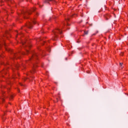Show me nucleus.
<instances>
[{"instance_id": "1", "label": "nucleus", "mask_w": 128, "mask_h": 128, "mask_svg": "<svg viewBox=\"0 0 128 128\" xmlns=\"http://www.w3.org/2000/svg\"><path fill=\"white\" fill-rule=\"evenodd\" d=\"M26 26L28 28H32V23L30 22H29Z\"/></svg>"}, {"instance_id": "8", "label": "nucleus", "mask_w": 128, "mask_h": 128, "mask_svg": "<svg viewBox=\"0 0 128 128\" xmlns=\"http://www.w3.org/2000/svg\"><path fill=\"white\" fill-rule=\"evenodd\" d=\"M122 64H123L122 62H120V66H122Z\"/></svg>"}, {"instance_id": "18", "label": "nucleus", "mask_w": 128, "mask_h": 128, "mask_svg": "<svg viewBox=\"0 0 128 128\" xmlns=\"http://www.w3.org/2000/svg\"><path fill=\"white\" fill-rule=\"evenodd\" d=\"M68 26H70V24H68Z\"/></svg>"}, {"instance_id": "20", "label": "nucleus", "mask_w": 128, "mask_h": 128, "mask_svg": "<svg viewBox=\"0 0 128 128\" xmlns=\"http://www.w3.org/2000/svg\"><path fill=\"white\" fill-rule=\"evenodd\" d=\"M24 16V18H26V16Z\"/></svg>"}, {"instance_id": "14", "label": "nucleus", "mask_w": 128, "mask_h": 128, "mask_svg": "<svg viewBox=\"0 0 128 128\" xmlns=\"http://www.w3.org/2000/svg\"><path fill=\"white\" fill-rule=\"evenodd\" d=\"M11 98H12V96H10Z\"/></svg>"}, {"instance_id": "15", "label": "nucleus", "mask_w": 128, "mask_h": 128, "mask_svg": "<svg viewBox=\"0 0 128 128\" xmlns=\"http://www.w3.org/2000/svg\"><path fill=\"white\" fill-rule=\"evenodd\" d=\"M20 84V86H22V84Z\"/></svg>"}, {"instance_id": "3", "label": "nucleus", "mask_w": 128, "mask_h": 128, "mask_svg": "<svg viewBox=\"0 0 128 128\" xmlns=\"http://www.w3.org/2000/svg\"><path fill=\"white\" fill-rule=\"evenodd\" d=\"M52 0H45L44 1V4H48V2H52Z\"/></svg>"}, {"instance_id": "16", "label": "nucleus", "mask_w": 128, "mask_h": 128, "mask_svg": "<svg viewBox=\"0 0 128 128\" xmlns=\"http://www.w3.org/2000/svg\"><path fill=\"white\" fill-rule=\"evenodd\" d=\"M26 52H28V50H27V51H26Z\"/></svg>"}, {"instance_id": "12", "label": "nucleus", "mask_w": 128, "mask_h": 128, "mask_svg": "<svg viewBox=\"0 0 128 128\" xmlns=\"http://www.w3.org/2000/svg\"><path fill=\"white\" fill-rule=\"evenodd\" d=\"M18 56V54H15L14 56V58H16V56Z\"/></svg>"}, {"instance_id": "11", "label": "nucleus", "mask_w": 128, "mask_h": 128, "mask_svg": "<svg viewBox=\"0 0 128 128\" xmlns=\"http://www.w3.org/2000/svg\"><path fill=\"white\" fill-rule=\"evenodd\" d=\"M32 23L36 24V21L35 20H33L32 21Z\"/></svg>"}, {"instance_id": "4", "label": "nucleus", "mask_w": 128, "mask_h": 128, "mask_svg": "<svg viewBox=\"0 0 128 128\" xmlns=\"http://www.w3.org/2000/svg\"><path fill=\"white\" fill-rule=\"evenodd\" d=\"M85 34H86V35L88 34V31H86V32L84 31V34L83 35V36H84Z\"/></svg>"}, {"instance_id": "5", "label": "nucleus", "mask_w": 128, "mask_h": 128, "mask_svg": "<svg viewBox=\"0 0 128 128\" xmlns=\"http://www.w3.org/2000/svg\"><path fill=\"white\" fill-rule=\"evenodd\" d=\"M36 56H38V55L36 54H34L32 56V58H36Z\"/></svg>"}, {"instance_id": "19", "label": "nucleus", "mask_w": 128, "mask_h": 128, "mask_svg": "<svg viewBox=\"0 0 128 128\" xmlns=\"http://www.w3.org/2000/svg\"><path fill=\"white\" fill-rule=\"evenodd\" d=\"M97 32H98V31H97Z\"/></svg>"}, {"instance_id": "6", "label": "nucleus", "mask_w": 128, "mask_h": 128, "mask_svg": "<svg viewBox=\"0 0 128 128\" xmlns=\"http://www.w3.org/2000/svg\"><path fill=\"white\" fill-rule=\"evenodd\" d=\"M57 30H58L60 34H62V31H60V29L57 28Z\"/></svg>"}, {"instance_id": "2", "label": "nucleus", "mask_w": 128, "mask_h": 128, "mask_svg": "<svg viewBox=\"0 0 128 128\" xmlns=\"http://www.w3.org/2000/svg\"><path fill=\"white\" fill-rule=\"evenodd\" d=\"M34 10H36V9L34 8H32V10H28L27 11V14H30V12H34Z\"/></svg>"}, {"instance_id": "13", "label": "nucleus", "mask_w": 128, "mask_h": 128, "mask_svg": "<svg viewBox=\"0 0 128 128\" xmlns=\"http://www.w3.org/2000/svg\"><path fill=\"white\" fill-rule=\"evenodd\" d=\"M67 20H70V18H68Z\"/></svg>"}, {"instance_id": "10", "label": "nucleus", "mask_w": 128, "mask_h": 128, "mask_svg": "<svg viewBox=\"0 0 128 128\" xmlns=\"http://www.w3.org/2000/svg\"><path fill=\"white\" fill-rule=\"evenodd\" d=\"M54 34L55 37L56 38V36H58V35H56L55 32H54Z\"/></svg>"}, {"instance_id": "7", "label": "nucleus", "mask_w": 128, "mask_h": 128, "mask_svg": "<svg viewBox=\"0 0 128 128\" xmlns=\"http://www.w3.org/2000/svg\"><path fill=\"white\" fill-rule=\"evenodd\" d=\"M19 66H20V65H18V64H17L16 66V68H18Z\"/></svg>"}, {"instance_id": "9", "label": "nucleus", "mask_w": 128, "mask_h": 128, "mask_svg": "<svg viewBox=\"0 0 128 128\" xmlns=\"http://www.w3.org/2000/svg\"><path fill=\"white\" fill-rule=\"evenodd\" d=\"M36 72V70L34 69V68L32 72Z\"/></svg>"}, {"instance_id": "17", "label": "nucleus", "mask_w": 128, "mask_h": 128, "mask_svg": "<svg viewBox=\"0 0 128 128\" xmlns=\"http://www.w3.org/2000/svg\"><path fill=\"white\" fill-rule=\"evenodd\" d=\"M66 60H68V58H66Z\"/></svg>"}]
</instances>
